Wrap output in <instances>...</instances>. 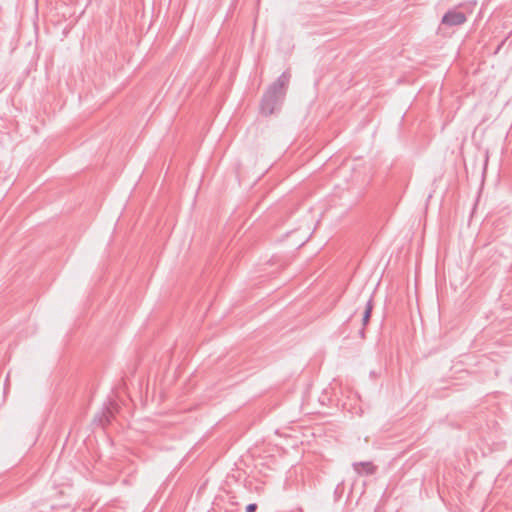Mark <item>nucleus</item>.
<instances>
[{"instance_id": "1", "label": "nucleus", "mask_w": 512, "mask_h": 512, "mask_svg": "<svg viewBox=\"0 0 512 512\" xmlns=\"http://www.w3.org/2000/svg\"><path fill=\"white\" fill-rule=\"evenodd\" d=\"M288 81L286 72H283L281 76L268 88L264 94L260 111L263 115L269 116L278 111L285 99V85Z\"/></svg>"}, {"instance_id": "2", "label": "nucleus", "mask_w": 512, "mask_h": 512, "mask_svg": "<svg viewBox=\"0 0 512 512\" xmlns=\"http://www.w3.org/2000/svg\"><path fill=\"white\" fill-rule=\"evenodd\" d=\"M293 234V244L297 247H301L304 245L311 235V230L309 227H306L304 230H301L300 226L294 227L291 231Z\"/></svg>"}, {"instance_id": "3", "label": "nucleus", "mask_w": 512, "mask_h": 512, "mask_svg": "<svg viewBox=\"0 0 512 512\" xmlns=\"http://www.w3.org/2000/svg\"><path fill=\"white\" fill-rule=\"evenodd\" d=\"M465 20H466V17L463 13L452 11V12H448L444 15L442 22L444 24L454 26V25H460V24L464 23Z\"/></svg>"}, {"instance_id": "4", "label": "nucleus", "mask_w": 512, "mask_h": 512, "mask_svg": "<svg viewBox=\"0 0 512 512\" xmlns=\"http://www.w3.org/2000/svg\"><path fill=\"white\" fill-rule=\"evenodd\" d=\"M372 308H373L372 302L369 301L367 304L365 313H364V317H363L364 324L368 323V321L370 319L371 312H372Z\"/></svg>"}, {"instance_id": "5", "label": "nucleus", "mask_w": 512, "mask_h": 512, "mask_svg": "<svg viewBox=\"0 0 512 512\" xmlns=\"http://www.w3.org/2000/svg\"><path fill=\"white\" fill-rule=\"evenodd\" d=\"M257 509V505L255 503H251L247 505L246 512H255Z\"/></svg>"}, {"instance_id": "6", "label": "nucleus", "mask_w": 512, "mask_h": 512, "mask_svg": "<svg viewBox=\"0 0 512 512\" xmlns=\"http://www.w3.org/2000/svg\"><path fill=\"white\" fill-rule=\"evenodd\" d=\"M105 420H106V422H109V418L107 415L105 416Z\"/></svg>"}]
</instances>
